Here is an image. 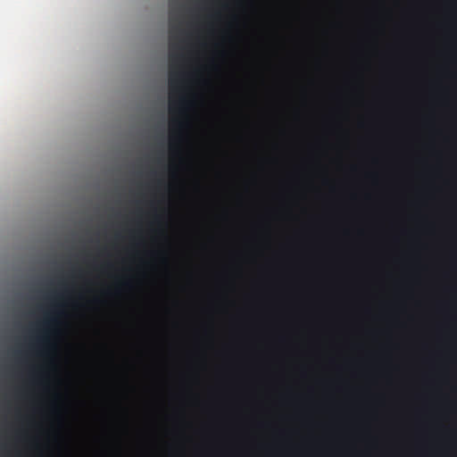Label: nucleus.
<instances>
[{
	"mask_svg": "<svg viewBox=\"0 0 457 457\" xmlns=\"http://www.w3.org/2000/svg\"><path fill=\"white\" fill-rule=\"evenodd\" d=\"M179 0H170V52H169V112L170 119V149L171 155H179V148L185 139V132L188 127L187 111L191 107L192 101L183 94L185 74L181 71L184 60L183 46L174 42V32L179 28L174 26L176 12L179 11Z\"/></svg>",
	"mask_w": 457,
	"mask_h": 457,
	"instance_id": "f257e3e1",
	"label": "nucleus"
},
{
	"mask_svg": "<svg viewBox=\"0 0 457 457\" xmlns=\"http://www.w3.org/2000/svg\"><path fill=\"white\" fill-rule=\"evenodd\" d=\"M213 0H195L194 21L191 23L196 34L200 35L209 26Z\"/></svg>",
	"mask_w": 457,
	"mask_h": 457,
	"instance_id": "7ed1b4c3",
	"label": "nucleus"
},
{
	"mask_svg": "<svg viewBox=\"0 0 457 457\" xmlns=\"http://www.w3.org/2000/svg\"><path fill=\"white\" fill-rule=\"evenodd\" d=\"M54 310L44 320L43 335L37 338V344L43 346L45 350L52 348L51 336L55 333L54 328L59 324V318L64 314L60 309V304H54Z\"/></svg>",
	"mask_w": 457,
	"mask_h": 457,
	"instance_id": "f03ea898",
	"label": "nucleus"
},
{
	"mask_svg": "<svg viewBox=\"0 0 457 457\" xmlns=\"http://www.w3.org/2000/svg\"><path fill=\"white\" fill-rule=\"evenodd\" d=\"M122 286H127L126 282L121 283Z\"/></svg>",
	"mask_w": 457,
	"mask_h": 457,
	"instance_id": "20e7f679",
	"label": "nucleus"
}]
</instances>
